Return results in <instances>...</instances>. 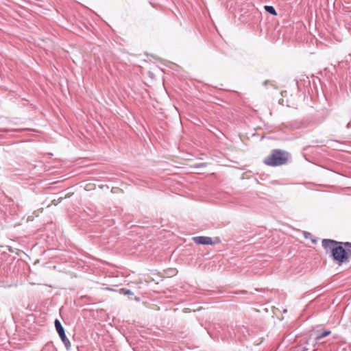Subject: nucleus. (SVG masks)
Returning <instances> with one entry per match:
<instances>
[{"label":"nucleus","instance_id":"obj_1","mask_svg":"<svg viewBox=\"0 0 351 351\" xmlns=\"http://www.w3.org/2000/svg\"><path fill=\"white\" fill-rule=\"evenodd\" d=\"M322 245L326 253H330L332 260L339 265L349 261L351 258V243L341 242L324 239Z\"/></svg>","mask_w":351,"mask_h":351},{"label":"nucleus","instance_id":"obj_2","mask_svg":"<svg viewBox=\"0 0 351 351\" xmlns=\"http://www.w3.org/2000/svg\"><path fill=\"white\" fill-rule=\"evenodd\" d=\"M290 157V154L285 150L274 149L270 155L267 156L263 162L271 167H277L286 164Z\"/></svg>","mask_w":351,"mask_h":351},{"label":"nucleus","instance_id":"obj_3","mask_svg":"<svg viewBox=\"0 0 351 351\" xmlns=\"http://www.w3.org/2000/svg\"><path fill=\"white\" fill-rule=\"evenodd\" d=\"M54 324H55L56 329L62 341L63 342L65 348L67 350L70 349V348H71L70 341L66 337L64 329L63 326H62L60 322L58 319H55Z\"/></svg>","mask_w":351,"mask_h":351},{"label":"nucleus","instance_id":"obj_4","mask_svg":"<svg viewBox=\"0 0 351 351\" xmlns=\"http://www.w3.org/2000/svg\"><path fill=\"white\" fill-rule=\"evenodd\" d=\"M194 242L199 245H213L219 243L221 239L219 237H215L214 240L211 237L205 236H198L193 238Z\"/></svg>","mask_w":351,"mask_h":351},{"label":"nucleus","instance_id":"obj_5","mask_svg":"<svg viewBox=\"0 0 351 351\" xmlns=\"http://www.w3.org/2000/svg\"><path fill=\"white\" fill-rule=\"evenodd\" d=\"M331 334V330H326L323 331L322 332H319V331H317V335L315 337L316 341H319L321 339L326 337Z\"/></svg>","mask_w":351,"mask_h":351},{"label":"nucleus","instance_id":"obj_6","mask_svg":"<svg viewBox=\"0 0 351 351\" xmlns=\"http://www.w3.org/2000/svg\"><path fill=\"white\" fill-rule=\"evenodd\" d=\"M265 10L266 12H267L268 13H269L271 15H274V16L277 15V12L276 11L275 8L271 5H265Z\"/></svg>","mask_w":351,"mask_h":351},{"label":"nucleus","instance_id":"obj_7","mask_svg":"<svg viewBox=\"0 0 351 351\" xmlns=\"http://www.w3.org/2000/svg\"><path fill=\"white\" fill-rule=\"evenodd\" d=\"M120 292L124 295H132L133 293L128 289L122 288L120 289Z\"/></svg>","mask_w":351,"mask_h":351},{"label":"nucleus","instance_id":"obj_8","mask_svg":"<svg viewBox=\"0 0 351 351\" xmlns=\"http://www.w3.org/2000/svg\"><path fill=\"white\" fill-rule=\"evenodd\" d=\"M308 349L306 348H302L301 346L298 347V351H307Z\"/></svg>","mask_w":351,"mask_h":351},{"label":"nucleus","instance_id":"obj_9","mask_svg":"<svg viewBox=\"0 0 351 351\" xmlns=\"http://www.w3.org/2000/svg\"><path fill=\"white\" fill-rule=\"evenodd\" d=\"M304 237L305 238H308L309 237L311 236V233L308 232H304Z\"/></svg>","mask_w":351,"mask_h":351},{"label":"nucleus","instance_id":"obj_10","mask_svg":"<svg viewBox=\"0 0 351 351\" xmlns=\"http://www.w3.org/2000/svg\"><path fill=\"white\" fill-rule=\"evenodd\" d=\"M10 202L12 203V204H14V202H13V200H9Z\"/></svg>","mask_w":351,"mask_h":351},{"label":"nucleus","instance_id":"obj_11","mask_svg":"<svg viewBox=\"0 0 351 351\" xmlns=\"http://www.w3.org/2000/svg\"><path fill=\"white\" fill-rule=\"evenodd\" d=\"M313 243L315 242V239H312Z\"/></svg>","mask_w":351,"mask_h":351},{"label":"nucleus","instance_id":"obj_12","mask_svg":"<svg viewBox=\"0 0 351 351\" xmlns=\"http://www.w3.org/2000/svg\"><path fill=\"white\" fill-rule=\"evenodd\" d=\"M350 127V123L347 125V128H348Z\"/></svg>","mask_w":351,"mask_h":351}]
</instances>
